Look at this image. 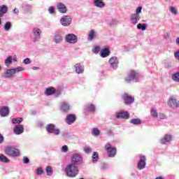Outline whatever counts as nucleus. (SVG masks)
<instances>
[{
	"instance_id": "40",
	"label": "nucleus",
	"mask_w": 179,
	"mask_h": 179,
	"mask_svg": "<svg viewBox=\"0 0 179 179\" xmlns=\"http://www.w3.org/2000/svg\"><path fill=\"white\" fill-rule=\"evenodd\" d=\"M151 115L155 118L157 117V110H156V108H152L151 110Z\"/></svg>"
},
{
	"instance_id": "18",
	"label": "nucleus",
	"mask_w": 179,
	"mask_h": 179,
	"mask_svg": "<svg viewBox=\"0 0 179 179\" xmlns=\"http://www.w3.org/2000/svg\"><path fill=\"white\" fill-rule=\"evenodd\" d=\"M24 131V128L22 124L17 125L14 128V134H15V135H20V134H23Z\"/></svg>"
},
{
	"instance_id": "32",
	"label": "nucleus",
	"mask_w": 179,
	"mask_h": 179,
	"mask_svg": "<svg viewBox=\"0 0 179 179\" xmlns=\"http://www.w3.org/2000/svg\"><path fill=\"white\" fill-rule=\"evenodd\" d=\"M55 42L57 43V44L62 43V36H61V35L55 36Z\"/></svg>"
},
{
	"instance_id": "22",
	"label": "nucleus",
	"mask_w": 179,
	"mask_h": 179,
	"mask_svg": "<svg viewBox=\"0 0 179 179\" xmlns=\"http://www.w3.org/2000/svg\"><path fill=\"white\" fill-rule=\"evenodd\" d=\"M60 110L62 111H64V113L66 111H69V110H70L69 104H68L66 102H62L61 104Z\"/></svg>"
},
{
	"instance_id": "31",
	"label": "nucleus",
	"mask_w": 179,
	"mask_h": 179,
	"mask_svg": "<svg viewBox=\"0 0 179 179\" xmlns=\"http://www.w3.org/2000/svg\"><path fill=\"white\" fill-rule=\"evenodd\" d=\"M94 30H91L90 31L89 35H88V41H92V40H93V38H94Z\"/></svg>"
},
{
	"instance_id": "45",
	"label": "nucleus",
	"mask_w": 179,
	"mask_h": 179,
	"mask_svg": "<svg viewBox=\"0 0 179 179\" xmlns=\"http://www.w3.org/2000/svg\"><path fill=\"white\" fill-rule=\"evenodd\" d=\"M84 152H85V153H90L92 152V150L89 147H85Z\"/></svg>"
},
{
	"instance_id": "41",
	"label": "nucleus",
	"mask_w": 179,
	"mask_h": 179,
	"mask_svg": "<svg viewBox=\"0 0 179 179\" xmlns=\"http://www.w3.org/2000/svg\"><path fill=\"white\" fill-rule=\"evenodd\" d=\"M93 52L95 54H99V52H100V46H96L94 49H93Z\"/></svg>"
},
{
	"instance_id": "13",
	"label": "nucleus",
	"mask_w": 179,
	"mask_h": 179,
	"mask_svg": "<svg viewBox=\"0 0 179 179\" xmlns=\"http://www.w3.org/2000/svg\"><path fill=\"white\" fill-rule=\"evenodd\" d=\"M168 106L170 107H179V101L173 96H171L168 101Z\"/></svg>"
},
{
	"instance_id": "7",
	"label": "nucleus",
	"mask_w": 179,
	"mask_h": 179,
	"mask_svg": "<svg viewBox=\"0 0 179 179\" xmlns=\"http://www.w3.org/2000/svg\"><path fill=\"white\" fill-rule=\"evenodd\" d=\"M65 40L66 43H69L70 44H75L78 43V36L73 34H69L66 35Z\"/></svg>"
},
{
	"instance_id": "29",
	"label": "nucleus",
	"mask_w": 179,
	"mask_h": 179,
	"mask_svg": "<svg viewBox=\"0 0 179 179\" xmlns=\"http://www.w3.org/2000/svg\"><path fill=\"white\" fill-rule=\"evenodd\" d=\"M0 162H2L3 163H9V159L4 155L0 154Z\"/></svg>"
},
{
	"instance_id": "11",
	"label": "nucleus",
	"mask_w": 179,
	"mask_h": 179,
	"mask_svg": "<svg viewBox=\"0 0 179 179\" xmlns=\"http://www.w3.org/2000/svg\"><path fill=\"white\" fill-rule=\"evenodd\" d=\"M138 170H143L146 167V157L144 155L140 156V160L137 164Z\"/></svg>"
},
{
	"instance_id": "37",
	"label": "nucleus",
	"mask_w": 179,
	"mask_h": 179,
	"mask_svg": "<svg viewBox=\"0 0 179 179\" xmlns=\"http://www.w3.org/2000/svg\"><path fill=\"white\" fill-rule=\"evenodd\" d=\"M45 170L48 176H52V168L51 166H48Z\"/></svg>"
},
{
	"instance_id": "36",
	"label": "nucleus",
	"mask_w": 179,
	"mask_h": 179,
	"mask_svg": "<svg viewBox=\"0 0 179 179\" xmlns=\"http://www.w3.org/2000/svg\"><path fill=\"white\" fill-rule=\"evenodd\" d=\"M5 64L6 66H9L10 64H12V56H9L6 60H5Z\"/></svg>"
},
{
	"instance_id": "15",
	"label": "nucleus",
	"mask_w": 179,
	"mask_h": 179,
	"mask_svg": "<svg viewBox=\"0 0 179 179\" xmlns=\"http://www.w3.org/2000/svg\"><path fill=\"white\" fill-rule=\"evenodd\" d=\"M65 121L68 125H71V124H73L75 121H76V115L70 114L66 116Z\"/></svg>"
},
{
	"instance_id": "4",
	"label": "nucleus",
	"mask_w": 179,
	"mask_h": 179,
	"mask_svg": "<svg viewBox=\"0 0 179 179\" xmlns=\"http://www.w3.org/2000/svg\"><path fill=\"white\" fill-rule=\"evenodd\" d=\"M105 149L108 152L109 157H114L117 155V148L115 147L111 146L110 143H107L105 145Z\"/></svg>"
},
{
	"instance_id": "53",
	"label": "nucleus",
	"mask_w": 179,
	"mask_h": 179,
	"mask_svg": "<svg viewBox=\"0 0 179 179\" xmlns=\"http://www.w3.org/2000/svg\"><path fill=\"white\" fill-rule=\"evenodd\" d=\"M14 12H15V13H17V12H16V9L14 10Z\"/></svg>"
},
{
	"instance_id": "14",
	"label": "nucleus",
	"mask_w": 179,
	"mask_h": 179,
	"mask_svg": "<svg viewBox=\"0 0 179 179\" xmlns=\"http://www.w3.org/2000/svg\"><path fill=\"white\" fill-rule=\"evenodd\" d=\"M109 63L110 64V66L113 68V69H117L118 68V59L117 57H113L109 59Z\"/></svg>"
},
{
	"instance_id": "47",
	"label": "nucleus",
	"mask_w": 179,
	"mask_h": 179,
	"mask_svg": "<svg viewBox=\"0 0 179 179\" xmlns=\"http://www.w3.org/2000/svg\"><path fill=\"white\" fill-rule=\"evenodd\" d=\"M174 57L176 59H178L179 60V50H178L177 52H176L174 53Z\"/></svg>"
},
{
	"instance_id": "52",
	"label": "nucleus",
	"mask_w": 179,
	"mask_h": 179,
	"mask_svg": "<svg viewBox=\"0 0 179 179\" xmlns=\"http://www.w3.org/2000/svg\"><path fill=\"white\" fill-rule=\"evenodd\" d=\"M176 44H178V45H179V37L177 38V39H176Z\"/></svg>"
},
{
	"instance_id": "5",
	"label": "nucleus",
	"mask_w": 179,
	"mask_h": 179,
	"mask_svg": "<svg viewBox=\"0 0 179 179\" xmlns=\"http://www.w3.org/2000/svg\"><path fill=\"white\" fill-rule=\"evenodd\" d=\"M136 78H138V73L134 70H131L125 78V82L130 83V82H132V80L136 79Z\"/></svg>"
},
{
	"instance_id": "27",
	"label": "nucleus",
	"mask_w": 179,
	"mask_h": 179,
	"mask_svg": "<svg viewBox=\"0 0 179 179\" xmlns=\"http://www.w3.org/2000/svg\"><path fill=\"white\" fill-rule=\"evenodd\" d=\"M94 5L95 6H97V8H104L105 6L103 0H94Z\"/></svg>"
},
{
	"instance_id": "51",
	"label": "nucleus",
	"mask_w": 179,
	"mask_h": 179,
	"mask_svg": "<svg viewBox=\"0 0 179 179\" xmlns=\"http://www.w3.org/2000/svg\"><path fill=\"white\" fill-rule=\"evenodd\" d=\"M3 141H5L3 136H2V134H0V143H3Z\"/></svg>"
},
{
	"instance_id": "24",
	"label": "nucleus",
	"mask_w": 179,
	"mask_h": 179,
	"mask_svg": "<svg viewBox=\"0 0 179 179\" xmlns=\"http://www.w3.org/2000/svg\"><path fill=\"white\" fill-rule=\"evenodd\" d=\"M8 12V7L5 5L0 6V17H3V15Z\"/></svg>"
},
{
	"instance_id": "34",
	"label": "nucleus",
	"mask_w": 179,
	"mask_h": 179,
	"mask_svg": "<svg viewBox=\"0 0 179 179\" xmlns=\"http://www.w3.org/2000/svg\"><path fill=\"white\" fill-rule=\"evenodd\" d=\"M87 110L90 112L95 111L96 106L93 103H91L87 106Z\"/></svg>"
},
{
	"instance_id": "39",
	"label": "nucleus",
	"mask_w": 179,
	"mask_h": 179,
	"mask_svg": "<svg viewBox=\"0 0 179 179\" xmlns=\"http://www.w3.org/2000/svg\"><path fill=\"white\" fill-rule=\"evenodd\" d=\"M137 29H141V30H146V24H138Z\"/></svg>"
},
{
	"instance_id": "6",
	"label": "nucleus",
	"mask_w": 179,
	"mask_h": 179,
	"mask_svg": "<svg viewBox=\"0 0 179 179\" xmlns=\"http://www.w3.org/2000/svg\"><path fill=\"white\" fill-rule=\"evenodd\" d=\"M32 31L34 36L31 37V40L34 41V43H36L37 40H40L42 31L41 29L37 27H34Z\"/></svg>"
},
{
	"instance_id": "21",
	"label": "nucleus",
	"mask_w": 179,
	"mask_h": 179,
	"mask_svg": "<svg viewBox=\"0 0 179 179\" xmlns=\"http://www.w3.org/2000/svg\"><path fill=\"white\" fill-rule=\"evenodd\" d=\"M56 92H57V90H55V87H50L46 89V90L45 92V94H46V96H52V94H55V93H56Z\"/></svg>"
},
{
	"instance_id": "17",
	"label": "nucleus",
	"mask_w": 179,
	"mask_h": 179,
	"mask_svg": "<svg viewBox=\"0 0 179 179\" xmlns=\"http://www.w3.org/2000/svg\"><path fill=\"white\" fill-rule=\"evenodd\" d=\"M0 115L1 117H7V115H9V108L8 106L0 108Z\"/></svg>"
},
{
	"instance_id": "9",
	"label": "nucleus",
	"mask_w": 179,
	"mask_h": 179,
	"mask_svg": "<svg viewBox=\"0 0 179 179\" xmlns=\"http://www.w3.org/2000/svg\"><path fill=\"white\" fill-rule=\"evenodd\" d=\"M46 131L49 132V134H55V135H59V129L55 128V125L53 124H49L46 126Z\"/></svg>"
},
{
	"instance_id": "25",
	"label": "nucleus",
	"mask_w": 179,
	"mask_h": 179,
	"mask_svg": "<svg viewBox=\"0 0 179 179\" xmlns=\"http://www.w3.org/2000/svg\"><path fill=\"white\" fill-rule=\"evenodd\" d=\"M130 20L133 24H136L138 23V20H139V16L136 14H133L131 15Z\"/></svg>"
},
{
	"instance_id": "48",
	"label": "nucleus",
	"mask_w": 179,
	"mask_h": 179,
	"mask_svg": "<svg viewBox=\"0 0 179 179\" xmlns=\"http://www.w3.org/2000/svg\"><path fill=\"white\" fill-rule=\"evenodd\" d=\"M62 150L63 152H68V146L67 145H64L62 148Z\"/></svg>"
},
{
	"instance_id": "38",
	"label": "nucleus",
	"mask_w": 179,
	"mask_h": 179,
	"mask_svg": "<svg viewBox=\"0 0 179 179\" xmlns=\"http://www.w3.org/2000/svg\"><path fill=\"white\" fill-rule=\"evenodd\" d=\"M169 10L173 13V15H178V12H177V9L173 6L169 7Z\"/></svg>"
},
{
	"instance_id": "54",
	"label": "nucleus",
	"mask_w": 179,
	"mask_h": 179,
	"mask_svg": "<svg viewBox=\"0 0 179 179\" xmlns=\"http://www.w3.org/2000/svg\"><path fill=\"white\" fill-rule=\"evenodd\" d=\"M80 179H84L83 178H80Z\"/></svg>"
},
{
	"instance_id": "23",
	"label": "nucleus",
	"mask_w": 179,
	"mask_h": 179,
	"mask_svg": "<svg viewBox=\"0 0 179 179\" xmlns=\"http://www.w3.org/2000/svg\"><path fill=\"white\" fill-rule=\"evenodd\" d=\"M110 55V50L108 48H105L101 50V57L102 58H106Z\"/></svg>"
},
{
	"instance_id": "46",
	"label": "nucleus",
	"mask_w": 179,
	"mask_h": 179,
	"mask_svg": "<svg viewBox=\"0 0 179 179\" xmlns=\"http://www.w3.org/2000/svg\"><path fill=\"white\" fill-rule=\"evenodd\" d=\"M48 12H49V13H54L55 12V8H54V7H52V6H50L48 8Z\"/></svg>"
},
{
	"instance_id": "20",
	"label": "nucleus",
	"mask_w": 179,
	"mask_h": 179,
	"mask_svg": "<svg viewBox=\"0 0 179 179\" xmlns=\"http://www.w3.org/2000/svg\"><path fill=\"white\" fill-rule=\"evenodd\" d=\"M57 9L60 13H66V11L68 10L65 4L62 3H59L57 4Z\"/></svg>"
},
{
	"instance_id": "12",
	"label": "nucleus",
	"mask_w": 179,
	"mask_h": 179,
	"mask_svg": "<svg viewBox=\"0 0 179 179\" xmlns=\"http://www.w3.org/2000/svg\"><path fill=\"white\" fill-rule=\"evenodd\" d=\"M83 162L82 157L79 154H75L74 156L72 157L71 164H80Z\"/></svg>"
},
{
	"instance_id": "16",
	"label": "nucleus",
	"mask_w": 179,
	"mask_h": 179,
	"mask_svg": "<svg viewBox=\"0 0 179 179\" xmlns=\"http://www.w3.org/2000/svg\"><path fill=\"white\" fill-rule=\"evenodd\" d=\"M116 118H123L124 120H128V118H129V113H128V112L117 113Z\"/></svg>"
},
{
	"instance_id": "55",
	"label": "nucleus",
	"mask_w": 179,
	"mask_h": 179,
	"mask_svg": "<svg viewBox=\"0 0 179 179\" xmlns=\"http://www.w3.org/2000/svg\"><path fill=\"white\" fill-rule=\"evenodd\" d=\"M165 1H167V0H165Z\"/></svg>"
},
{
	"instance_id": "26",
	"label": "nucleus",
	"mask_w": 179,
	"mask_h": 179,
	"mask_svg": "<svg viewBox=\"0 0 179 179\" xmlns=\"http://www.w3.org/2000/svg\"><path fill=\"white\" fill-rule=\"evenodd\" d=\"M75 69L76 73H83V66H82L80 64H76L75 65Z\"/></svg>"
},
{
	"instance_id": "30",
	"label": "nucleus",
	"mask_w": 179,
	"mask_h": 179,
	"mask_svg": "<svg viewBox=\"0 0 179 179\" xmlns=\"http://www.w3.org/2000/svg\"><path fill=\"white\" fill-rule=\"evenodd\" d=\"M12 27V23L10 22H7L3 26V29L6 31H9L10 27Z\"/></svg>"
},
{
	"instance_id": "10",
	"label": "nucleus",
	"mask_w": 179,
	"mask_h": 179,
	"mask_svg": "<svg viewBox=\"0 0 179 179\" xmlns=\"http://www.w3.org/2000/svg\"><path fill=\"white\" fill-rule=\"evenodd\" d=\"M60 23L62 26H69L72 23V18L69 15H64L60 20Z\"/></svg>"
},
{
	"instance_id": "35",
	"label": "nucleus",
	"mask_w": 179,
	"mask_h": 179,
	"mask_svg": "<svg viewBox=\"0 0 179 179\" xmlns=\"http://www.w3.org/2000/svg\"><path fill=\"white\" fill-rule=\"evenodd\" d=\"M92 134L94 136H99V135H100V130L98 128H94L92 129Z\"/></svg>"
},
{
	"instance_id": "2",
	"label": "nucleus",
	"mask_w": 179,
	"mask_h": 179,
	"mask_svg": "<svg viewBox=\"0 0 179 179\" xmlns=\"http://www.w3.org/2000/svg\"><path fill=\"white\" fill-rule=\"evenodd\" d=\"M22 71H24V69L21 66H17L15 69H11L6 70L5 75L3 76L4 79H9V78H13L16 72H22Z\"/></svg>"
},
{
	"instance_id": "19",
	"label": "nucleus",
	"mask_w": 179,
	"mask_h": 179,
	"mask_svg": "<svg viewBox=\"0 0 179 179\" xmlns=\"http://www.w3.org/2000/svg\"><path fill=\"white\" fill-rule=\"evenodd\" d=\"M173 139V137L170 134H165L164 138L161 139V143L162 145H166L167 142H170Z\"/></svg>"
},
{
	"instance_id": "28",
	"label": "nucleus",
	"mask_w": 179,
	"mask_h": 179,
	"mask_svg": "<svg viewBox=\"0 0 179 179\" xmlns=\"http://www.w3.org/2000/svg\"><path fill=\"white\" fill-rule=\"evenodd\" d=\"M130 123L134 124V125H140V124H141V121L139 118L131 119L130 120Z\"/></svg>"
},
{
	"instance_id": "42",
	"label": "nucleus",
	"mask_w": 179,
	"mask_h": 179,
	"mask_svg": "<svg viewBox=\"0 0 179 179\" xmlns=\"http://www.w3.org/2000/svg\"><path fill=\"white\" fill-rule=\"evenodd\" d=\"M43 173H44V171H43L41 169V168H38L36 170V174L37 176H41V174H43Z\"/></svg>"
},
{
	"instance_id": "1",
	"label": "nucleus",
	"mask_w": 179,
	"mask_h": 179,
	"mask_svg": "<svg viewBox=\"0 0 179 179\" xmlns=\"http://www.w3.org/2000/svg\"><path fill=\"white\" fill-rule=\"evenodd\" d=\"M65 173L68 177H76L79 173V169L76 164L71 163L66 167Z\"/></svg>"
},
{
	"instance_id": "43",
	"label": "nucleus",
	"mask_w": 179,
	"mask_h": 179,
	"mask_svg": "<svg viewBox=\"0 0 179 179\" xmlns=\"http://www.w3.org/2000/svg\"><path fill=\"white\" fill-rule=\"evenodd\" d=\"M141 12H142V7H138L136 9L135 15H137V16H139V13H141Z\"/></svg>"
},
{
	"instance_id": "49",
	"label": "nucleus",
	"mask_w": 179,
	"mask_h": 179,
	"mask_svg": "<svg viewBox=\"0 0 179 179\" xmlns=\"http://www.w3.org/2000/svg\"><path fill=\"white\" fill-rule=\"evenodd\" d=\"M30 59L29 58L24 59V64H25L26 65H27V64H30Z\"/></svg>"
},
{
	"instance_id": "50",
	"label": "nucleus",
	"mask_w": 179,
	"mask_h": 179,
	"mask_svg": "<svg viewBox=\"0 0 179 179\" xmlns=\"http://www.w3.org/2000/svg\"><path fill=\"white\" fill-rule=\"evenodd\" d=\"M23 160H24V163L25 164H28V163H29V158H27V157H23Z\"/></svg>"
},
{
	"instance_id": "44",
	"label": "nucleus",
	"mask_w": 179,
	"mask_h": 179,
	"mask_svg": "<svg viewBox=\"0 0 179 179\" xmlns=\"http://www.w3.org/2000/svg\"><path fill=\"white\" fill-rule=\"evenodd\" d=\"M92 159L93 160L99 159V153H97L96 152H94L92 155Z\"/></svg>"
},
{
	"instance_id": "8",
	"label": "nucleus",
	"mask_w": 179,
	"mask_h": 179,
	"mask_svg": "<svg viewBox=\"0 0 179 179\" xmlns=\"http://www.w3.org/2000/svg\"><path fill=\"white\" fill-rule=\"evenodd\" d=\"M122 99L124 100V104H126L127 106H129L132 104L134 101H135L134 97H132V96L128 94L127 93L124 94L122 96Z\"/></svg>"
},
{
	"instance_id": "33",
	"label": "nucleus",
	"mask_w": 179,
	"mask_h": 179,
	"mask_svg": "<svg viewBox=\"0 0 179 179\" xmlns=\"http://www.w3.org/2000/svg\"><path fill=\"white\" fill-rule=\"evenodd\" d=\"M22 121H23V118L22 117H16L12 120L13 124H20Z\"/></svg>"
},
{
	"instance_id": "3",
	"label": "nucleus",
	"mask_w": 179,
	"mask_h": 179,
	"mask_svg": "<svg viewBox=\"0 0 179 179\" xmlns=\"http://www.w3.org/2000/svg\"><path fill=\"white\" fill-rule=\"evenodd\" d=\"M5 153L7 154L8 156H13V157H17V156L20 155L19 150L13 147H6L5 148Z\"/></svg>"
}]
</instances>
